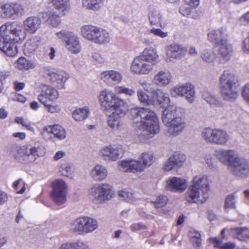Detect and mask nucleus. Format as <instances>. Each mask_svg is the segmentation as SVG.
Instances as JSON below:
<instances>
[{"label":"nucleus","instance_id":"nucleus-37","mask_svg":"<svg viewBox=\"0 0 249 249\" xmlns=\"http://www.w3.org/2000/svg\"><path fill=\"white\" fill-rule=\"evenodd\" d=\"M9 19H15L23 15V6L17 3H9Z\"/></svg>","mask_w":249,"mask_h":249},{"label":"nucleus","instance_id":"nucleus-14","mask_svg":"<svg viewBox=\"0 0 249 249\" xmlns=\"http://www.w3.org/2000/svg\"><path fill=\"white\" fill-rule=\"evenodd\" d=\"M123 151L120 145H109L101 147L98 155L105 160L115 161L122 156Z\"/></svg>","mask_w":249,"mask_h":249},{"label":"nucleus","instance_id":"nucleus-23","mask_svg":"<svg viewBox=\"0 0 249 249\" xmlns=\"http://www.w3.org/2000/svg\"><path fill=\"white\" fill-rule=\"evenodd\" d=\"M186 187L187 181L183 178L174 177L166 181V189L171 192L182 193Z\"/></svg>","mask_w":249,"mask_h":249},{"label":"nucleus","instance_id":"nucleus-2","mask_svg":"<svg viewBox=\"0 0 249 249\" xmlns=\"http://www.w3.org/2000/svg\"><path fill=\"white\" fill-rule=\"evenodd\" d=\"M24 32L17 22H7L0 27V50L9 56H14L18 53L16 43L23 41L25 32L31 30V18H27L23 22Z\"/></svg>","mask_w":249,"mask_h":249},{"label":"nucleus","instance_id":"nucleus-33","mask_svg":"<svg viewBox=\"0 0 249 249\" xmlns=\"http://www.w3.org/2000/svg\"><path fill=\"white\" fill-rule=\"evenodd\" d=\"M82 7L94 12L100 11L104 6V0H82Z\"/></svg>","mask_w":249,"mask_h":249},{"label":"nucleus","instance_id":"nucleus-8","mask_svg":"<svg viewBox=\"0 0 249 249\" xmlns=\"http://www.w3.org/2000/svg\"><path fill=\"white\" fill-rule=\"evenodd\" d=\"M220 93L227 101H233L238 96L235 75L229 71H224L219 78Z\"/></svg>","mask_w":249,"mask_h":249},{"label":"nucleus","instance_id":"nucleus-55","mask_svg":"<svg viewBox=\"0 0 249 249\" xmlns=\"http://www.w3.org/2000/svg\"><path fill=\"white\" fill-rule=\"evenodd\" d=\"M215 54L216 53L214 52H213L212 53L209 52L204 51L202 53L201 57L203 61L208 63H210L213 62L214 59H216V58H215Z\"/></svg>","mask_w":249,"mask_h":249},{"label":"nucleus","instance_id":"nucleus-64","mask_svg":"<svg viewBox=\"0 0 249 249\" xmlns=\"http://www.w3.org/2000/svg\"><path fill=\"white\" fill-rule=\"evenodd\" d=\"M242 50L244 52L249 53V35L243 41Z\"/></svg>","mask_w":249,"mask_h":249},{"label":"nucleus","instance_id":"nucleus-17","mask_svg":"<svg viewBox=\"0 0 249 249\" xmlns=\"http://www.w3.org/2000/svg\"><path fill=\"white\" fill-rule=\"evenodd\" d=\"M165 60L167 62L179 60L186 54V50L181 45L172 43L165 47Z\"/></svg>","mask_w":249,"mask_h":249},{"label":"nucleus","instance_id":"nucleus-44","mask_svg":"<svg viewBox=\"0 0 249 249\" xmlns=\"http://www.w3.org/2000/svg\"><path fill=\"white\" fill-rule=\"evenodd\" d=\"M139 159L145 169L150 167L155 161L154 155L151 152H143L140 155Z\"/></svg>","mask_w":249,"mask_h":249},{"label":"nucleus","instance_id":"nucleus-21","mask_svg":"<svg viewBox=\"0 0 249 249\" xmlns=\"http://www.w3.org/2000/svg\"><path fill=\"white\" fill-rule=\"evenodd\" d=\"M41 93L38 95V100L42 104H45L47 101L53 102L59 97V92L54 87L46 84L40 86Z\"/></svg>","mask_w":249,"mask_h":249},{"label":"nucleus","instance_id":"nucleus-30","mask_svg":"<svg viewBox=\"0 0 249 249\" xmlns=\"http://www.w3.org/2000/svg\"><path fill=\"white\" fill-rule=\"evenodd\" d=\"M82 235L92 233L98 228V223L96 219L87 216H84Z\"/></svg>","mask_w":249,"mask_h":249},{"label":"nucleus","instance_id":"nucleus-19","mask_svg":"<svg viewBox=\"0 0 249 249\" xmlns=\"http://www.w3.org/2000/svg\"><path fill=\"white\" fill-rule=\"evenodd\" d=\"M125 114V108L111 111L107 120L108 126L114 131H120L123 125L122 118Z\"/></svg>","mask_w":249,"mask_h":249},{"label":"nucleus","instance_id":"nucleus-43","mask_svg":"<svg viewBox=\"0 0 249 249\" xmlns=\"http://www.w3.org/2000/svg\"><path fill=\"white\" fill-rule=\"evenodd\" d=\"M137 98L139 101L142 104L147 106H152V94L150 96L142 89H138L137 91Z\"/></svg>","mask_w":249,"mask_h":249},{"label":"nucleus","instance_id":"nucleus-13","mask_svg":"<svg viewBox=\"0 0 249 249\" xmlns=\"http://www.w3.org/2000/svg\"><path fill=\"white\" fill-rule=\"evenodd\" d=\"M42 21H45L53 27H57L61 23L59 16L54 12L40 13L32 18V34L39 28Z\"/></svg>","mask_w":249,"mask_h":249},{"label":"nucleus","instance_id":"nucleus-54","mask_svg":"<svg viewBox=\"0 0 249 249\" xmlns=\"http://www.w3.org/2000/svg\"><path fill=\"white\" fill-rule=\"evenodd\" d=\"M13 187L15 190L17 191V193L18 194L24 193L26 190L25 183L21 178L18 179L14 182Z\"/></svg>","mask_w":249,"mask_h":249},{"label":"nucleus","instance_id":"nucleus-29","mask_svg":"<svg viewBox=\"0 0 249 249\" xmlns=\"http://www.w3.org/2000/svg\"><path fill=\"white\" fill-rule=\"evenodd\" d=\"M108 175L107 168L104 165L97 164L90 171L91 177L96 181H102Z\"/></svg>","mask_w":249,"mask_h":249},{"label":"nucleus","instance_id":"nucleus-28","mask_svg":"<svg viewBox=\"0 0 249 249\" xmlns=\"http://www.w3.org/2000/svg\"><path fill=\"white\" fill-rule=\"evenodd\" d=\"M147 16L151 25H161L163 17L160 11L153 6L148 7Z\"/></svg>","mask_w":249,"mask_h":249},{"label":"nucleus","instance_id":"nucleus-27","mask_svg":"<svg viewBox=\"0 0 249 249\" xmlns=\"http://www.w3.org/2000/svg\"><path fill=\"white\" fill-rule=\"evenodd\" d=\"M208 40L213 44V46L221 42L222 40H227V31L225 27H221L217 30H212L208 33Z\"/></svg>","mask_w":249,"mask_h":249},{"label":"nucleus","instance_id":"nucleus-38","mask_svg":"<svg viewBox=\"0 0 249 249\" xmlns=\"http://www.w3.org/2000/svg\"><path fill=\"white\" fill-rule=\"evenodd\" d=\"M18 154V160L20 162L26 163L29 161L30 156L31 154V147L30 146L24 145L20 146Z\"/></svg>","mask_w":249,"mask_h":249},{"label":"nucleus","instance_id":"nucleus-31","mask_svg":"<svg viewBox=\"0 0 249 249\" xmlns=\"http://www.w3.org/2000/svg\"><path fill=\"white\" fill-rule=\"evenodd\" d=\"M46 133L53 134V135L59 140H63L66 137V133L65 129L61 126L55 124L46 126L43 131V135Z\"/></svg>","mask_w":249,"mask_h":249},{"label":"nucleus","instance_id":"nucleus-40","mask_svg":"<svg viewBox=\"0 0 249 249\" xmlns=\"http://www.w3.org/2000/svg\"><path fill=\"white\" fill-rule=\"evenodd\" d=\"M58 249H90L85 242L77 241L62 244Z\"/></svg>","mask_w":249,"mask_h":249},{"label":"nucleus","instance_id":"nucleus-24","mask_svg":"<svg viewBox=\"0 0 249 249\" xmlns=\"http://www.w3.org/2000/svg\"><path fill=\"white\" fill-rule=\"evenodd\" d=\"M100 79L107 85L118 84L123 78L122 74L115 70L105 71L100 74Z\"/></svg>","mask_w":249,"mask_h":249},{"label":"nucleus","instance_id":"nucleus-61","mask_svg":"<svg viewBox=\"0 0 249 249\" xmlns=\"http://www.w3.org/2000/svg\"><path fill=\"white\" fill-rule=\"evenodd\" d=\"M193 7L187 4L186 5H182L179 8V12L183 16H187L190 14L192 8Z\"/></svg>","mask_w":249,"mask_h":249},{"label":"nucleus","instance_id":"nucleus-36","mask_svg":"<svg viewBox=\"0 0 249 249\" xmlns=\"http://www.w3.org/2000/svg\"><path fill=\"white\" fill-rule=\"evenodd\" d=\"M84 216H79L71 221L69 225V231L74 234L82 235Z\"/></svg>","mask_w":249,"mask_h":249},{"label":"nucleus","instance_id":"nucleus-56","mask_svg":"<svg viewBox=\"0 0 249 249\" xmlns=\"http://www.w3.org/2000/svg\"><path fill=\"white\" fill-rule=\"evenodd\" d=\"M161 168L164 172H170L177 169L169 157L163 162Z\"/></svg>","mask_w":249,"mask_h":249},{"label":"nucleus","instance_id":"nucleus-10","mask_svg":"<svg viewBox=\"0 0 249 249\" xmlns=\"http://www.w3.org/2000/svg\"><path fill=\"white\" fill-rule=\"evenodd\" d=\"M88 196L94 203L101 204L110 200L114 196V192L108 184L96 183L89 189Z\"/></svg>","mask_w":249,"mask_h":249},{"label":"nucleus","instance_id":"nucleus-50","mask_svg":"<svg viewBox=\"0 0 249 249\" xmlns=\"http://www.w3.org/2000/svg\"><path fill=\"white\" fill-rule=\"evenodd\" d=\"M129 229L132 232H142L146 231L148 227L142 222H134L130 225Z\"/></svg>","mask_w":249,"mask_h":249},{"label":"nucleus","instance_id":"nucleus-52","mask_svg":"<svg viewBox=\"0 0 249 249\" xmlns=\"http://www.w3.org/2000/svg\"><path fill=\"white\" fill-rule=\"evenodd\" d=\"M149 34L151 35L159 37L161 38H166L168 36L169 33L167 31H164L160 28H152L149 31Z\"/></svg>","mask_w":249,"mask_h":249},{"label":"nucleus","instance_id":"nucleus-15","mask_svg":"<svg viewBox=\"0 0 249 249\" xmlns=\"http://www.w3.org/2000/svg\"><path fill=\"white\" fill-rule=\"evenodd\" d=\"M46 79L57 89L65 88V83L69 78V75L64 71L55 72L47 70L45 72Z\"/></svg>","mask_w":249,"mask_h":249},{"label":"nucleus","instance_id":"nucleus-63","mask_svg":"<svg viewBox=\"0 0 249 249\" xmlns=\"http://www.w3.org/2000/svg\"><path fill=\"white\" fill-rule=\"evenodd\" d=\"M15 122L18 124H20L22 126H25L27 129H30L29 123H27L23 118L17 117L15 118Z\"/></svg>","mask_w":249,"mask_h":249},{"label":"nucleus","instance_id":"nucleus-3","mask_svg":"<svg viewBox=\"0 0 249 249\" xmlns=\"http://www.w3.org/2000/svg\"><path fill=\"white\" fill-rule=\"evenodd\" d=\"M130 112L133 127L139 136L149 139L160 132V121L154 111L148 108L135 107Z\"/></svg>","mask_w":249,"mask_h":249},{"label":"nucleus","instance_id":"nucleus-39","mask_svg":"<svg viewBox=\"0 0 249 249\" xmlns=\"http://www.w3.org/2000/svg\"><path fill=\"white\" fill-rule=\"evenodd\" d=\"M201 94L202 98L210 105L219 107L222 105L221 102L208 90H203Z\"/></svg>","mask_w":249,"mask_h":249},{"label":"nucleus","instance_id":"nucleus-6","mask_svg":"<svg viewBox=\"0 0 249 249\" xmlns=\"http://www.w3.org/2000/svg\"><path fill=\"white\" fill-rule=\"evenodd\" d=\"M80 34L85 39L99 45L108 44L112 38L111 34L107 30L91 25L82 26Z\"/></svg>","mask_w":249,"mask_h":249},{"label":"nucleus","instance_id":"nucleus-22","mask_svg":"<svg viewBox=\"0 0 249 249\" xmlns=\"http://www.w3.org/2000/svg\"><path fill=\"white\" fill-rule=\"evenodd\" d=\"M171 73L168 70H161L154 75L152 82L153 84L159 87H165L172 81Z\"/></svg>","mask_w":249,"mask_h":249},{"label":"nucleus","instance_id":"nucleus-46","mask_svg":"<svg viewBox=\"0 0 249 249\" xmlns=\"http://www.w3.org/2000/svg\"><path fill=\"white\" fill-rule=\"evenodd\" d=\"M188 236L193 246L196 249L199 248L201 244V236L199 232L195 231H190L189 232Z\"/></svg>","mask_w":249,"mask_h":249},{"label":"nucleus","instance_id":"nucleus-58","mask_svg":"<svg viewBox=\"0 0 249 249\" xmlns=\"http://www.w3.org/2000/svg\"><path fill=\"white\" fill-rule=\"evenodd\" d=\"M42 104L45 107L46 110L51 113H58L61 110L60 107L57 105L47 104V103Z\"/></svg>","mask_w":249,"mask_h":249},{"label":"nucleus","instance_id":"nucleus-18","mask_svg":"<svg viewBox=\"0 0 249 249\" xmlns=\"http://www.w3.org/2000/svg\"><path fill=\"white\" fill-rule=\"evenodd\" d=\"M219 44L215 45L217 53L215 54L217 61L220 64H225L228 62L232 55V49L231 45L228 44L227 40H222Z\"/></svg>","mask_w":249,"mask_h":249},{"label":"nucleus","instance_id":"nucleus-45","mask_svg":"<svg viewBox=\"0 0 249 249\" xmlns=\"http://www.w3.org/2000/svg\"><path fill=\"white\" fill-rule=\"evenodd\" d=\"M237 198L236 192L231 193L228 195L225 200V208L226 210L230 209H234L236 207V199Z\"/></svg>","mask_w":249,"mask_h":249},{"label":"nucleus","instance_id":"nucleus-59","mask_svg":"<svg viewBox=\"0 0 249 249\" xmlns=\"http://www.w3.org/2000/svg\"><path fill=\"white\" fill-rule=\"evenodd\" d=\"M139 84L145 91L151 93V91L154 89L151 88L152 84L146 80H141L139 81Z\"/></svg>","mask_w":249,"mask_h":249},{"label":"nucleus","instance_id":"nucleus-60","mask_svg":"<svg viewBox=\"0 0 249 249\" xmlns=\"http://www.w3.org/2000/svg\"><path fill=\"white\" fill-rule=\"evenodd\" d=\"M92 58L98 63L101 64L105 61V57L99 52H94L92 53Z\"/></svg>","mask_w":249,"mask_h":249},{"label":"nucleus","instance_id":"nucleus-34","mask_svg":"<svg viewBox=\"0 0 249 249\" xmlns=\"http://www.w3.org/2000/svg\"><path fill=\"white\" fill-rule=\"evenodd\" d=\"M230 233L235 238L242 241L249 239V229L245 227L234 228L230 231Z\"/></svg>","mask_w":249,"mask_h":249},{"label":"nucleus","instance_id":"nucleus-20","mask_svg":"<svg viewBox=\"0 0 249 249\" xmlns=\"http://www.w3.org/2000/svg\"><path fill=\"white\" fill-rule=\"evenodd\" d=\"M119 169L123 172L132 173H141L145 170L139 158L122 160L119 163Z\"/></svg>","mask_w":249,"mask_h":249},{"label":"nucleus","instance_id":"nucleus-35","mask_svg":"<svg viewBox=\"0 0 249 249\" xmlns=\"http://www.w3.org/2000/svg\"><path fill=\"white\" fill-rule=\"evenodd\" d=\"M89 114V107H83L75 109L72 113V117L76 122H79L83 121L88 118Z\"/></svg>","mask_w":249,"mask_h":249},{"label":"nucleus","instance_id":"nucleus-16","mask_svg":"<svg viewBox=\"0 0 249 249\" xmlns=\"http://www.w3.org/2000/svg\"><path fill=\"white\" fill-rule=\"evenodd\" d=\"M153 68L150 63L146 62L139 55L133 59L130 65V72L136 75H148L153 71Z\"/></svg>","mask_w":249,"mask_h":249},{"label":"nucleus","instance_id":"nucleus-53","mask_svg":"<svg viewBox=\"0 0 249 249\" xmlns=\"http://www.w3.org/2000/svg\"><path fill=\"white\" fill-rule=\"evenodd\" d=\"M168 202V198L166 196L163 195H160L157 196L154 201L152 202L157 208H161L164 206Z\"/></svg>","mask_w":249,"mask_h":249},{"label":"nucleus","instance_id":"nucleus-42","mask_svg":"<svg viewBox=\"0 0 249 249\" xmlns=\"http://www.w3.org/2000/svg\"><path fill=\"white\" fill-rule=\"evenodd\" d=\"M169 157L177 169L183 165L186 159L185 155L179 152H175Z\"/></svg>","mask_w":249,"mask_h":249},{"label":"nucleus","instance_id":"nucleus-62","mask_svg":"<svg viewBox=\"0 0 249 249\" xmlns=\"http://www.w3.org/2000/svg\"><path fill=\"white\" fill-rule=\"evenodd\" d=\"M209 241L211 243L213 244L215 248L219 249H221V247H222L223 245V241L222 239H220L217 237H212L209 239Z\"/></svg>","mask_w":249,"mask_h":249},{"label":"nucleus","instance_id":"nucleus-7","mask_svg":"<svg viewBox=\"0 0 249 249\" xmlns=\"http://www.w3.org/2000/svg\"><path fill=\"white\" fill-rule=\"evenodd\" d=\"M98 100L102 109L107 113L111 111L125 108V102L111 90L105 89L98 95Z\"/></svg>","mask_w":249,"mask_h":249},{"label":"nucleus","instance_id":"nucleus-9","mask_svg":"<svg viewBox=\"0 0 249 249\" xmlns=\"http://www.w3.org/2000/svg\"><path fill=\"white\" fill-rule=\"evenodd\" d=\"M201 137L208 144L220 146L226 145L230 139V135L225 130L209 127L202 130Z\"/></svg>","mask_w":249,"mask_h":249},{"label":"nucleus","instance_id":"nucleus-41","mask_svg":"<svg viewBox=\"0 0 249 249\" xmlns=\"http://www.w3.org/2000/svg\"><path fill=\"white\" fill-rule=\"evenodd\" d=\"M59 173L62 176L72 178L73 175V168L69 163L64 162L60 164L58 167Z\"/></svg>","mask_w":249,"mask_h":249},{"label":"nucleus","instance_id":"nucleus-25","mask_svg":"<svg viewBox=\"0 0 249 249\" xmlns=\"http://www.w3.org/2000/svg\"><path fill=\"white\" fill-rule=\"evenodd\" d=\"M139 55L146 62L150 63L153 68L159 60L157 50L152 47L145 48Z\"/></svg>","mask_w":249,"mask_h":249},{"label":"nucleus","instance_id":"nucleus-51","mask_svg":"<svg viewBox=\"0 0 249 249\" xmlns=\"http://www.w3.org/2000/svg\"><path fill=\"white\" fill-rule=\"evenodd\" d=\"M114 90L116 93L118 94H123L129 96H132L135 93L134 89L124 86H116L114 88Z\"/></svg>","mask_w":249,"mask_h":249},{"label":"nucleus","instance_id":"nucleus-48","mask_svg":"<svg viewBox=\"0 0 249 249\" xmlns=\"http://www.w3.org/2000/svg\"><path fill=\"white\" fill-rule=\"evenodd\" d=\"M15 67L20 70H28L30 67V62L25 57L19 58L14 63Z\"/></svg>","mask_w":249,"mask_h":249},{"label":"nucleus","instance_id":"nucleus-12","mask_svg":"<svg viewBox=\"0 0 249 249\" xmlns=\"http://www.w3.org/2000/svg\"><path fill=\"white\" fill-rule=\"evenodd\" d=\"M52 187L51 197L54 202L59 205L64 203L68 190L67 182L63 179H57L52 182Z\"/></svg>","mask_w":249,"mask_h":249},{"label":"nucleus","instance_id":"nucleus-11","mask_svg":"<svg viewBox=\"0 0 249 249\" xmlns=\"http://www.w3.org/2000/svg\"><path fill=\"white\" fill-rule=\"evenodd\" d=\"M169 93L172 97H184L189 104H193L195 102V89L194 86L190 83L176 85L169 90Z\"/></svg>","mask_w":249,"mask_h":249},{"label":"nucleus","instance_id":"nucleus-32","mask_svg":"<svg viewBox=\"0 0 249 249\" xmlns=\"http://www.w3.org/2000/svg\"><path fill=\"white\" fill-rule=\"evenodd\" d=\"M51 2L59 12L60 16L66 15L71 9L70 0H51Z\"/></svg>","mask_w":249,"mask_h":249},{"label":"nucleus","instance_id":"nucleus-47","mask_svg":"<svg viewBox=\"0 0 249 249\" xmlns=\"http://www.w3.org/2000/svg\"><path fill=\"white\" fill-rule=\"evenodd\" d=\"M118 195L123 199L129 202H132L135 200L134 193L128 189H125L120 190L118 193Z\"/></svg>","mask_w":249,"mask_h":249},{"label":"nucleus","instance_id":"nucleus-5","mask_svg":"<svg viewBox=\"0 0 249 249\" xmlns=\"http://www.w3.org/2000/svg\"><path fill=\"white\" fill-rule=\"evenodd\" d=\"M210 190V184L207 176L202 174L196 176L185 193V200L191 203L203 204L208 198Z\"/></svg>","mask_w":249,"mask_h":249},{"label":"nucleus","instance_id":"nucleus-49","mask_svg":"<svg viewBox=\"0 0 249 249\" xmlns=\"http://www.w3.org/2000/svg\"><path fill=\"white\" fill-rule=\"evenodd\" d=\"M45 153V148L40 143H35L32 147V156L34 157L35 159L44 156Z\"/></svg>","mask_w":249,"mask_h":249},{"label":"nucleus","instance_id":"nucleus-26","mask_svg":"<svg viewBox=\"0 0 249 249\" xmlns=\"http://www.w3.org/2000/svg\"><path fill=\"white\" fill-rule=\"evenodd\" d=\"M65 46L67 50L72 54H77L81 50L79 38L73 33L69 35L68 38L65 40Z\"/></svg>","mask_w":249,"mask_h":249},{"label":"nucleus","instance_id":"nucleus-57","mask_svg":"<svg viewBox=\"0 0 249 249\" xmlns=\"http://www.w3.org/2000/svg\"><path fill=\"white\" fill-rule=\"evenodd\" d=\"M20 145L16 144H11L8 147L7 151L9 154L15 157L16 158H18V154Z\"/></svg>","mask_w":249,"mask_h":249},{"label":"nucleus","instance_id":"nucleus-4","mask_svg":"<svg viewBox=\"0 0 249 249\" xmlns=\"http://www.w3.org/2000/svg\"><path fill=\"white\" fill-rule=\"evenodd\" d=\"M214 156L233 175L241 178L249 176V161L233 149H219Z\"/></svg>","mask_w":249,"mask_h":249},{"label":"nucleus","instance_id":"nucleus-1","mask_svg":"<svg viewBox=\"0 0 249 249\" xmlns=\"http://www.w3.org/2000/svg\"><path fill=\"white\" fill-rule=\"evenodd\" d=\"M152 106H160L165 107L162 112L161 119L166 126L164 131L165 136L175 137L180 134L186 126L184 110L175 105L168 106L171 99L167 92L160 89H153Z\"/></svg>","mask_w":249,"mask_h":249}]
</instances>
